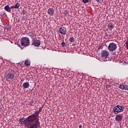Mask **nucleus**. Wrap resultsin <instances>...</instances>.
I'll return each instance as SVG.
<instances>
[{
  "instance_id": "nucleus-1",
  "label": "nucleus",
  "mask_w": 128,
  "mask_h": 128,
  "mask_svg": "<svg viewBox=\"0 0 128 128\" xmlns=\"http://www.w3.org/2000/svg\"><path fill=\"white\" fill-rule=\"evenodd\" d=\"M19 124H24L25 126L27 128H40L31 115L28 116L26 119L24 118H22L19 119Z\"/></svg>"
},
{
  "instance_id": "nucleus-2",
  "label": "nucleus",
  "mask_w": 128,
  "mask_h": 128,
  "mask_svg": "<svg viewBox=\"0 0 128 128\" xmlns=\"http://www.w3.org/2000/svg\"><path fill=\"white\" fill-rule=\"evenodd\" d=\"M42 110V107H40L38 110L31 114V116H32L39 128H40V118H38V116H40V112Z\"/></svg>"
},
{
  "instance_id": "nucleus-3",
  "label": "nucleus",
  "mask_w": 128,
  "mask_h": 128,
  "mask_svg": "<svg viewBox=\"0 0 128 128\" xmlns=\"http://www.w3.org/2000/svg\"><path fill=\"white\" fill-rule=\"evenodd\" d=\"M100 54H101L102 58H104L103 60L104 62H108V60L110 62V58L108 57L110 56V52H108V51L106 50H103L101 52Z\"/></svg>"
},
{
  "instance_id": "nucleus-4",
  "label": "nucleus",
  "mask_w": 128,
  "mask_h": 128,
  "mask_svg": "<svg viewBox=\"0 0 128 128\" xmlns=\"http://www.w3.org/2000/svg\"><path fill=\"white\" fill-rule=\"evenodd\" d=\"M4 78L7 82H12V80H14V75L10 72L4 73Z\"/></svg>"
},
{
  "instance_id": "nucleus-5",
  "label": "nucleus",
  "mask_w": 128,
  "mask_h": 128,
  "mask_svg": "<svg viewBox=\"0 0 128 128\" xmlns=\"http://www.w3.org/2000/svg\"><path fill=\"white\" fill-rule=\"evenodd\" d=\"M124 106L117 105L114 108L112 112L114 114H118V112H124Z\"/></svg>"
},
{
  "instance_id": "nucleus-6",
  "label": "nucleus",
  "mask_w": 128,
  "mask_h": 128,
  "mask_svg": "<svg viewBox=\"0 0 128 128\" xmlns=\"http://www.w3.org/2000/svg\"><path fill=\"white\" fill-rule=\"evenodd\" d=\"M20 44L22 46H30V39L26 37H24L20 40Z\"/></svg>"
},
{
  "instance_id": "nucleus-7",
  "label": "nucleus",
  "mask_w": 128,
  "mask_h": 128,
  "mask_svg": "<svg viewBox=\"0 0 128 128\" xmlns=\"http://www.w3.org/2000/svg\"><path fill=\"white\" fill-rule=\"evenodd\" d=\"M116 44L114 42H112L109 44L108 46V50H110V52H114V50H116Z\"/></svg>"
},
{
  "instance_id": "nucleus-8",
  "label": "nucleus",
  "mask_w": 128,
  "mask_h": 128,
  "mask_svg": "<svg viewBox=\"0 0 128 128\" xmlns=\"http://www.w3.org/2000/svg\"><path fill=\"white\" fill-rule=\"evenodd\" d=\"M59 32L62 36L66 34V27H61L59 28Z\"/></svg>"
},
{
  "instance_id": "nucleus-9",
  "label": "nucleus",
  "mask_w": 128,
  "mask_h": 128,
  "mask_svg": "<svg viewBox=\"0 0 128 128\" xmlns=\"http://www.w3.org/2000/svg\"><path fill=\"white\" fill-rule=\"evenodd\" d=\"M32 46H40V42L38 40H32Z\"/></svg>"
},
{
  "instance_id": "nucleus-10",
  "label": "nucleus",
  "mask_w": 128,
  "mask_h": 128,
  "mask_svg": "<svg viewBox=\"0 0 128 128\" xmlns=\"http://www.w3.org/2000/svg\"><path fill=\"white\" fill-rule=\"evenodd\" d=\"M115 120L116 122H122V114H116Z\"/></svg>"
},
{
  "instance_id": "nucleus-11",
  "label": "nucleus",
  "mask_w": 128,
  "mask_h": 128,
  "mask_svg": "<svg viewBox=\"0 0 128 128\" xmlns=\"http://www.w3.org/2000/svg\"><path fill=\"white\" fill-rule=\"evenodd\" d=\"M48 14L51 16H54V8H50L48 10Z\"/></svg>"
},
{
  "instance_id": "nucleus-12",
  "label": "nucleus",
  "mask_w": 128,
  "mask_h": 128,
  "mask_svg": "<svg viewBox=\"0 0 128 128\" xmlns=\"http://www.w3.org/2000/svg\"><path fill=\"white\" fill-rule=\"evenodd\" d=\"M23 90H26L30 88V83L28 82H25L22 84Z\"/></svg>"
},
{
  "instance_id": "nucleus-13",
  "label": "nucleus",
  "mask_w": 128,
  "mask_h": 128,
  "mask_svg": "<svg viewBox=\"0 0 128 128\" xmlns=\"http://www.w3.org/2000/svg\"><path fill=\"white\" fill-rule=\"evenodd\" d=\"M108 28L110 30H114V24H112L111 22L109 23L108 25Z\"/></svg>"
},
{
  "instance_id": "nucleus-14",
  "label": "nucleus",
  "mask_w": 128,
  "mask_h": 128,
  "mask_svg": "<svg viewBox=\"0 0 128 128\" xmlns=\"http://www.w3.org/2000/svg\"><path fill=\"white\" fill-rule=\"evenodd\" d=\"M4 30H6V32H8V30H10V26L8 24L4 26Z\"/></svg>"
},
{
  "instance_id": "nucleus-15",
  "label": "nucleus",
  "mask_w": 128,
  "mask_h": 128,
  "mask_svg": "<svg viewBox=\"0 0 128 128\" xmlns=\"http://www.w3.org/2000/svg\"><path fill=\"white\" fill-rule=\"evenodd\" d=\"M4 10H6V12H10V6H8V5L4 7Z\"/></svg>"
},
{
  "instance_id": "nucleus-16",
  "label": "nucleus",
  "mask_w": 128,
  "mask_h": 128,
  "mask_svg": "<svg viewBox=\"0 0 128 128\" xmlns=\"http://www.w3.org/2000/svg\"><path fill=\"white\" fill-rule=\"evenodd\" d=\"M20 6V4L16 2L15 6H14V8L18 9Z\"/></svg>"
},
{
  "instance_id": "nucleus-17",
  "label": "nucleus",
  "mask_w": 128,
  "mask_h": 128,
  "mask_svg": "<svg viewBox=\"0 0 128 128\" xmlns=\"http://www.w3.org/2000/svg\"><path fill=\"white\" fill-rule=\"evenodd\" d=\"M69 42L71 43L74 42V38L73 37H70L69 38Z\"/></svg>"
},
{
  "instance_id": "nucleus-18",
  "label": "nucleus",
  "mask_w": 128,
  "mask_h": 128,
  "mask_svg": "<svg viewBox=\"0 0 128 128\" xmlns=\"http://www.w3.org/2000/svg\"><path fill=\"white\" fill-rule=\"evenodd\" d=\"M25 64L26 66H30V62L28 60H26L25 61Z\"/></svg>"
},
{
  "instance_id": "nucleus-19",
  "label": "nucleus",
  "mask_w": 128,
  "mask_h": 128,
  "mask_svg": "<svg viewBox=\"0 0 128 128\" xmlns=\"http://www.w3.org/2000/svg\"><path fill=\"white\" fill-rule=\"evenodd\" d=\"M125 44H126V50H128V38L125 43Z\"/></svg>"
},
{
  "instance_id": "nucleus-20",
  "label": "nucleus",
  "mask_w": 128,
  "mask_h": 128,
  "mask_svg": "<svg viewBox=\"0 0 128 128\" xmlns=\"http://www.w3.org/2000/svg\"><path fill=\"white\" fill-rule=\"evenodd\" d=\"M82 1L84 4H88L89 2L88 0H82Z\"/></svg>"
},
{
  "instance_id": "nucleus-21",
  "label": "nucleus",
  "mask_w": 128,
  "mask_h": 128,
  "mask_svg": "<svg viewBox=\"0 0 128 128\" xmlns=\"http://www.w3.org/2000/svg\"><path fill=\"white\" fill-rule=\"evenodd\" d=\"M96 0L98 4H102V0Z\"/></svg>"
},
{
  "instance_id": "nucleus-22",
  "label": "nucleus",
  "mask_w": 128,
  "mask_h": 128,
  "mask_svg": "<svg viewBox=\"0 0 128 128\" xmlns=\"http://www.w3.org/2000/svg\"><path fill=\"white\" fill-rule=\"evenodd\" d=\"M61 45H62V46H66V43L64 42H62Z\"/></svg>"
},
{
  "instance_id": "nucleus-23",
  "label": "nucleus",
  "mask_w": 128,
  "mask_h": 128,
  "mask_svg": "<svg viewBox=\"0 0 128 128\" xmlns=\"http://www.w3.org/2000/svg\"><path fill=\"white\" fill-rule=\"evenodd\" d=\"M28 104H29L30 106H32V104H34V101L30 102Z\"/></svg>"
},
{
  "instance_id": "nucleus-24",
  "label": "nucleus",
  "mask_w": 128,
  "mask_h": 128,
  "mask_svg": "<svg viewBox=\"0 0 128 128\" xmlns=\"http://www.w3.org/2000/svg\"><path fill=\"white\" fill-rule=\"evenodd\" d=\"M28 36L31 38H34V36L29 34Z\"/></svg>"
},
{
  "instance_id": "nucleus-25",
  "label": "nucleus",
  "mask_w": 128,
  "mask_h": 128,
  "mask_svg": "<svg viewBox=\"0 0 128 128\" xmlns=\"http://www.w3.org/2000/svg\"><path fill=\"white\" fill-rule=\"evenodd\" d=\"M22 14H26V11L24 10H23L22 11V12L21 13Z\"/></svg>"
},
{
  "instance_id": "nucleus-26",
  "label": "nucleus",
  "mask_w": 128,
  "mask_h": 128,
  "mask_svg": "<svg viewBox=\"0 0 128 128\" xmlns=\"http://www.w3.org/2000/svg\"><path fill=\"white\" fill-rule=\"evenodd\" d=\"M10 10L12 8H14V6H11L10 7Z\"/></svg>"
},
{
  "instance_id": "nucleus-27",
  "label": "nucleus",
  "mask_w": 128,
  "mask_h": 128,
  "mask_svg": "<svg viewBox=\"0 0 128 128\" xmlns=\"http://www.w3.org/2000/svg\"><path fill=\"white\" fill-rule=\"evenodd\" d=\"M106 88H108V90H110V86L107 85V86H106Z\"/></svg>"
},
{
  "instance_id": "nucleus-28",
  "label": "nucleus",
  "mask_w": 128,
  "mask_h": 128,
  "mask_svg": "<svg viewBox=\"0 0 128 128\" xmlns=\"http://www.w3.org/2000/svg\"><path fill=\"white\" fill-rule=\"evenodd\" d=\"M78 128H82V124H80V125L78 126Z\"/></svg>"
}]
</instances>
